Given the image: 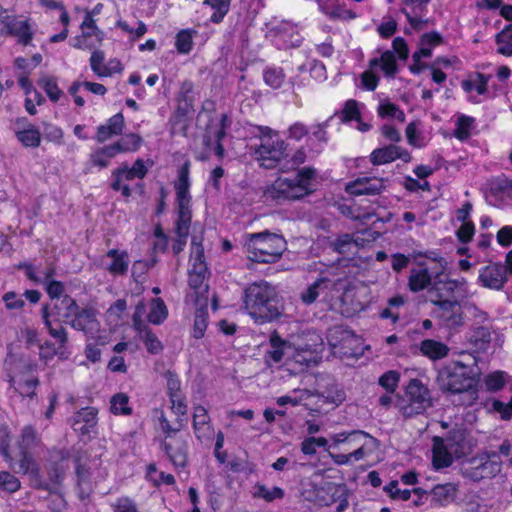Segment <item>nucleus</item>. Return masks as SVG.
I'll list each match as a JSON object with an SVG mask.
<instances>
[{
    "label": "nucleus",
    "instance_id": "ea45409f",
    "mask_svg": "<svg viewBox=\"0 0 512 512\" xmlns=\"http://www.w3.org/2000/svg\"><path fill=\"white\" fill-rule=\"evenodd\" d=\"M362 240L359 233L354 235L344 234L335 240L334 247L341 254H354L358 247L362 245Z\"/></svg>",
    "mask_w": 512,
    "mask_h": 512
},
{
    "label": "nucleus",
    "instance_id": "a19ab883",
    "mask_svg": "<svg viewBox=\"0 0 512 512\" xmlns=\"http://www.w3.org/2000/svg\"><path fill=\"white\" fill-rule=\"evenodd\" d=\"M106 256L111 259V263L106 267L111 274L122 275L127 271L129 261L126 252L112 249L107 252Z\"/></svg>",
    "mask_w": 512,
    "mask_h": 512
},
{
    "label": "nucleus",
    "instance_id": "338daca9",
    "mask_svg": "<svg viewBox=\"0 0 512 512\" xmlns=\"http://www.w3.org/2000/svg\"><path fill=\"white\" fill-rule=\"evenodd\" d=\"M386 494L395 501H407L411 496V490L400 489L398 481H391L384 486Z\"/></svg>",
    "mask_w": 512,
    "mask_h": 512
},
{
    "label": "nucleus",
    "instance_id": "58836bf2",
    "mask_svg": "<svg viewBox=\"0 0 512 512\" xmlns=\"http://www.w3.org/2000/svg\"><path fill=\"white\" fill-rule=\"evenodd\" d=\"M293 343L283 341L278 335L273 334L270 338V350L267 352V361L278 363L284 358L287 360V348Z\"/></svg>",
    "mask_w": 512,
    "mask_h": 512
},
{
    "label": "nucleus",
    "instance_id": "9b49d317",
    "mask_svg": "<svg viewBox=\"0 0 512 512\" xmlns=\"http://www.w3.org/2000/svg\"><path fill=\"white\" fill-rule=\"evenodd\" d=\"M190 266L188 274L189 287L194 290L195 301L202 305H206L208 292V285L205 283V277L207 272V266L204 258V249L201 241H198L196 237H193L191 243V255H190Z\"/></svg>",
    "mask_w": 512,
    "mask_h": 512
},
{
    "label": "nucleus",
    "instance_id": "c03bdc74",
    "mask_svg": "<svg viewBox=\"0 0 512 512\" xmlns=\"http://www.w3.org/2000/svg\"><path fill=\"white\" fill-rule=\"evenodd\" d=\"M193 426L197 438L201 439L208 435L210 431L209 417L204 407L197 406L194 408Z\"/></svg>",
    "mask_w": 512,
    "mask_h": 512
},
{
    "label": "nucleus",
    "instance_id": "0e129e2a",
    "mask_svg": "<svg viewBox=\"0 0 512 512\" xmlns=\"http://www.w3.org/2000/svg\"><path fill=\"white\" fill-rule=\"evenodd\" d=\"M142 139L137 134H127L117 143L121 153L135 152L140 148Z\"/></svg>",
    "mask_w": 512,
    "mask_h": 512
},
{
    "label": "nucleus",
    "instance_id": "393cba45",
    "mask_svg": "<svg viewBox=\"0 0 512 512\" xmlns=\"http://www.w3.org/2000/svg\"><path fill=\"white\" fill-rule=\"evenodd\" d=\"M387 185L388 180L385 178L363 176L347 183L345 190L354 196L375 195L384 191Z\"/></svg>",
    "mask_w": 512,
    "mask_h": 512
},
{
    "label": "nucleus",
    "instance_id": "aec40b11",
    "mask_svg": "<svg viewBox=\"0 0 512 512\" xmlns=\"http://www.w3.org/2000/svg\"><path fill=\"white\" fill-rule=\"evenodd\" d=\"M70 326L83 332L88 338L96 339L97 344L105 345L108 337L97 335L100 331V323L97 319L96 310L93 308H82L77 315L70 320Z\"/></svg>",
    "mask_w": 512,
    "mask_h": 512
},
{
    "label": "nucleus",
    "instance_id": "2f4dec72",
    "mask_svg": "<svg viewBox=\"0 0 512 512\" xmlns=\"http://www.w3.org/2000/svg\"><path fill=\"white\" fill-rule=\"evenodd\" d=\"M490 76L477 73L462 82L463 90L469 95V99L475 103L479 102L478 96L487 92V85Z\"/></svg>",
    "mask_w": 512,
    "mask_h": 512
},
{
    "label": "nucleus",
    "instance_id": "4468645a",
    "mask_svg": "<svg viewBox=\"0 0 512 512\" xmlns=\"http://www.w3.org/2000/svg\"><path fill=\"white\" fill-rule=\"evenodd\" d=\"M429 405V391L417 379H413L409 382L405 397L396 404L401 413L406 417L422 413Z\"/></svg>",
    "mask_w": 512,
    "mask_h": 512
},
{
    "label": "nucleus",
    "instance_id": "09e8293b",
    "mask_svg": "<svg viewBox=\"0 0 512 512\" xmlns=\"http://www.w3.org/2000/svg\"><path fill=\"white\" fill-rule=\"evenodd\" d=\"M495 42L497 53L512 57V24L507 25L502 31L496 34Z\"/></svg>",
    "mask_w": 512,
    "mask_h": 512
},
{
    "label": "nucleus",
    "instance_id": "0eeeda50",
    "mask_svg": "<svg viewBox=\"0 0 512 512\" xmlns=\"http://www.w3.org/2000/svg\"><path fill=\"white\" fill-rule=\"evenodd\" d=\"M285 246L286 242L282 236L268 232L249 234L245 241L248 257L261 263L277 261Z\"/></svg>",
    "mask_w": 512,
    "mask_h": 512
},
{
    "label": "nucleus",
    "instance_id": "49530a36",
    "mask_svg": "<svg viewBox=\"0 0 512 512\" xmlns=\"http://www.w3.org/2000/svg\"><path fill=\"white\" fill-rule=\"evenodd\" d=\"M168 317V310L161 298H154L149 303L147 320L154 325H160Z\"/></svg>",
    "mask_w": 512,
    "mask_h": 512
},
{
    "label": "nucleus",
    "instance_id": "e433bc0d",
    "mask_svg": "<svg viewBox=\"0 0 512 512\" xmlns=\"http://www.w3.org/2000/svg\"><path fill=\"white\" fill-rule=\"evenodd\" d=\"M369 64L372 69L381 70L386 77L392 78L397 72V62L391 51H385L379 58L371 59Z\"/></svg>",
    "mask_w": 512,
    "mask_h": 512
},
{
    "label": "nucleus",
    "instance_id": "6ab92c4d",
    "mask_svg": "<svg viewBox=\"0 0 512 512\" xmlns=\"http://www.w3.org/2000/svg\"><path fill=\"white\" fill-rule=\"evenodd\" d=\"M0 34L11 35L17 38L19 43L28 45L34 36V25L27 18L9 15L6 12L0 18Z\"/></svg>",
    "mask_w": 512,
    "mask_h": 512
},
{
    "label": "nucleus",
    "instance_id": "5701e85b",
    "mask_svg": "<svg viewBox=\"0 0 512 512\" xmlns=\"http://www.w3.org/2000/svg\"><path fill=\"white\" fill-rule=\"evenodd\" d=\"M145 312V304L143 302L138 303L133 315V326L138 332L139 338L144 342L147 351L152 354H158L162 351L163 345L144 321L143 316Z\"/></svg>",
    "mask_w": 512,
    "mask_h": 512
},
{
    "label": "nucleus",
    "instance_id": "bf43d9fd",
    "mask_svg": "<svg viewBox=\"0 0 512 512\" xmlns=\"http://www.w3.org/2000/svg\"><path fill=\"white\" fill-rule=\"evenodd\" d=\"M40 86L52 102H57L63 96L62 90L58 87L54 77L46 76L40 80Z\"/></svg>",
    "mask_w": 512,
    "mask_h": 512
},
{
    "label": "nucleus",
    "instance_id": "de8ad7c7",
    "mask_svg": "<svg viewBox=\"0 0 512 512\" xmlns=\"http://www.w3.org/2000/svg\"><path fill=\"white\" fill-rule=\"evenodd\" d=\"M191 219H177L175 224L176 238L172 245V250L175 254H179L183 251L187 236L189 233Z\"/></svg>",
    "mask_w": 512,
    "mask_h": 512
},
{
    "label": "nucleus",
    "instance_id": "5fc2aeb1",
    "mask_svg": "<svg viewBox=\"0 0 512 512\" xmlns=\"http://www.w3.org/2000/svg\"><path fill=\"white\" fill-rule=\"evenodd\" d=\"M254 497L264 499L267 502H272L276 499H282L284 497V491L280 487L269 488L262 484L255 486Z\"/></svg>",
    "mask_w": 512,
    "mask_h": 512
},
{
    "label": "nucleus",
    "instance_id": "052dcab7",
    "mask_svg": "<svg viewBox=\"0 0 512 512\" xmlns=\"http://www.w3.org/2000/svg\"><path fill=\"white\" fill-rule=\"evenodd\" d=\"M203 306L204 307L197 309L194 318L193 337L197 339L204 336L207 328L208 311L206 309V305Z\"/></svg>",
    "mask_w": 512,
    "mask_h": 512
},
{
    "label": "nucleus",
    "instance_id": "a18cd8bd",
    "mask_svg": "<svg viewBox=\"0 0 512 512\" xmlns=\"http://www.w3.org/2000/svg\"><path fill=\"white\" fill-rule=\"evenodd\" d=\"M331 281L328 279H318L312 285L302 292L301 299L305 304L313 303L320 295H323L331 286Z\"/></svg>",
    "mask_w": 512,
    "mask_h": 512
},
{
    "label": "nucleus",
    "instance_id": "6e6552de",
    "mask_svg": "<svg viewBox=\"0 0 512 512\" xmlns=\"http://www.w3.org/2000/svg\"><path fill=\"white\" fill-rule=\"evenodd\" d=\"M260 132V144L254 152L256 160L266 169L275 168L287 157L288 145L277 131L269 127H260Z\"/></svg>",
    "mask_w": 512,
    "mask_h": 512
},
{
    "label": "nucleus",
    "instance_id": "f3484780",
    "mask_svg": "<svg viewBox=\"0 0 512 512\" xmlns=\"http://www.w3.org/2000/svg\"><path fill=\"white\" fill-rule=\"evenodd\" d=\"M189 169L190 163L186 161L180 167L178 178L174 184L177 219H192Z\"/></svg>",
    "mask_w": 512,
    "mask_h": 512
},
{
    "label": "nucleus",
    "instance_id": "69168bd1",
    "mask_svg": "<svg viewBox=\"0 0 512 512\" xmlns=\"http://www.w3.org/2000/svg\"><path fill=\"white\" fill-rule=\"evenodd\" d=\"M329 121H330V119L326 120L323 123L315 124L309 130L312 137L318 142L319 147H317L315 150L316 154H318L322 151L323 144L327 143V141H328L326 129H327Z\"/></svg>",
    "mask_w": 512,
    "mask_h": 512
},
{
    "label": "nucleus",
    "instance_id": "dca6fc26",
    "mask_svg": "<svg viewBox=\"0 0 512 512\" xmlns=\"http://www.w3.org/2000/svg\"><path fill=\"white\" fill-rule=\"evenodd\" d=\"M11 373L9 374V382L11 387L16 393L22 397H31L34 395V391L38 384L35 375L30 367L22 365L20 362H15L13 358L6 360V365L11 366Z\"/></svg>",
    "mask_w": 512,
    "mask_h": 512
},
{
    "label": "nucleus",
    "instance_id": "6e6d98bb",
    "mask_svg": "<svg viewBox=\"0 0 512 512\" xmlns=\"http://www.w3.org/2000/svg\"><path fill=\"white\" fill-rule=\"evenodd\" d=\"M328 440L324 437H307L301 443V451L305 455H315L317 448L322 447L327 451L329 447Z\"/></svg>",
    "mask_w": 512,
    "mask_h": 512
},
{
    "label": "nucleus",
    "instance_id": "3c124183",
    "mask_svg": "<svg viewBox=\"0 0 512 512\" xmlns=\"http://www.w3.org/2000/svg\"><path fill=\"white\" fill-rule=\"evenodd\" d=\"M196 31L192 29H183L175 37V47L180 54H189L193 49V38Z\"/></svg>",
    "mask_w": 512,
    "mask_h": 512
},
{
    "label": "nucleus",
    "instance_id": "7ed1b4c3",
    "mask_svg": "<svg viewBox=\"0 0 512 512\" xmlns=\"http://www.w3.org/2000/svg\"><path fill=\"white\" fill-rule=\"evenodd\" d=\"M467 361H453L443 367L438 374V384L444 391L463 394V404L471 405L477 399V380L479 368L472 354L466 355Z\"/></svg>",
    "mask_w": 512,
    "mask_h": 512
},
{
    "label": "nucleus",
    "instance_id": "a211bd4d",
    "mask_svg": "<svg viewBox=\"0 0 512 512\" xmlns=\"http://www.w3.org/2000/svg\"><path fill=\"white\" fill-rule=\"evenodd\" d=\"M228 118L222 114L220 117L213 119L207 126L205 135L203 136V144L206 147L205 152L199 156L200 160L207 159L211 154L222 157L224 149L221 140L225 136Z\"/></svg>",
    "mask_w": 512,
    "mask_h": 512
},
{
    "label": "nucleus",
    "instance_id": "b1692460",
    "mask_svg": "<svg viewBox=\"0 0 512 512\" xmlns=\"http://www.w3.org/2000/svg\"><path fill=\"white\" fill-rule=\"evenodd\" d=\"M26 276L36 284H43L46 292L51 299H61L64 293V284L60 281L53 280L54 269L47 268L38 272L31 264L24 265Z\"/></svg>",
    "mask_w": 512,
    "mask_h": 512
},
{
    "label": "nucleus",
    "instance_id": "ddd939ff",
    "mask_svg": "<svg viewBox=\"0 0 512 512\" xmlns=\"http://www.w3.org/2000/svg\"><path fill=\"white\" fill-rule=\"evenodd\" d=\"M432 464L436 470L449 467L454 459L461 458L466 453V447L460 436L448 438L434 437Z\"/></svg>",
    "mask_w": 512,
    "mask_h": 512
},
{
    "label": "nucleus",
    "instance_id": "680f3d73",
    "mask_svg": "<svg viewBox=\"0 0 512 512\" xmlns=\"http://www.w3.org/2000/svg\"><path fill=\"white\" fill-rule=\"evenodd\" d=\"M510 380V376L504 371H494L486 376L485 385L488 390L496 391L504 387Z\"/></svg>",
    "mask_w": 512,
    "mask_h": 512
},
{
    "label": "nucleus",
    "instance_id": "864d4df0",
    "mask_svg": "<svg viewBox=\"0 0 512 512\" xmlns=\"http://www.w3.org/2000/svg\"><path fill=\"white\" fill-rule=\"evenodd\" d=\"M378 115L382 118H394L400 122L405 121V114L394 103L384 100L377 107Z\"/></svg>",
    "mask_w": 512,
    "mask_h": 512
},
{
    "label": "nucleus",
    "instance_id": "f704fd0d",
    "mask_svg": "<svg viewBox=\"0 0 512 512\" xmlns=\"http://www.w3.org/2000/svg\"><path fill=\"white\" fill-rule=\"evenodd\" d=\"M419 349L423 356L432 361L445 358L450 351L449 347L445 343L434 339H425L421 341Z\"/></svg>",
    "mask_w": 512,
    "mask_h": 512
},
{
    "label": "nucleus",
    "instance_id": "f8f14e48",
    "mask_svg": "<svg viewBox=\"0 0 512 512\" xmlns=\"http://www.w3.org/2000/svg\"><path fill=\"white\" fill-rule=\"evenodd\" d=\"M502 462L496 451H491L462 461L460 472L465 478L480 481L497 475L501 471Z\"/></svg>",
    "mask_w": 512,
    "mask_h": 512
},
{
    "label": "nucleus",
    "instance_id": "7c9ffc66",
    "mask_svg": "<svg viewBox=\"0 0 512 512\" xmlns=\"http://www.w3.org/2000/svg\"><path fill=\"white\" fill-rule=\"evenodd\" d=\"M97 409L86 407L75 414L72 427L75 432L81 435H89L96 426Z\"/></svg>",
    "mask_w": 512,
    "mask_h": 512
},
{
    "label": "nucleus",
    "instance_id": "473e14b6",
    "mask_svg": "<svg viewBox=\"0 0 512 512\" xmlns=\"http://www.w3.org/2000/svg\"><path fill=\"white\" fill-rule=\"evenodd\" d=\"M318 9L330 19H354L355 13L346 9L338 1L316 0Z\"/></svg>",
    "mask_w": 512,
    "mask_h": 512
},
{
    "label": "nucleus",
    "instance_id": "20e7f679",
    "mask_svg": "<svg viewBox=\"0 0 512 512\" xmlns=\"http://www.w3.org/2000/svg\"><path fill=\"white\" fill-rule=\"evenodd\" d=\"M327 448L336 465H353L364 460L375 449L376 440L363 431L341 432L330 437Z\"/></svg>",
    "mask_w": 512,
    "mask_h": 512
},
{
    "label": "nucleus",
    "instance_id": "2eb2a0df",
    "mask_svg": "<svg viewBox=\"0 0 512 512\" xmlns=\"http://www.w3.org/2000/svg\"><path fill=\"white\" fill-rule=\"evenodd\" d=\"M147 172L148 169L142 159H137L131 168L123 165L112 172L111 188L120 192L123 197L129 198L132 193L130 183L143 179Z\"/></svg>",
    "mask_w": 512,
    "mask_h": 512
},
{
    "label": "nucleus",
    "instance_id": "c756f323",
    "mask_svg": "<svg viewBox=\"0 0 512 512\" xmlns=\"http://www.w3.org/2000/svg\"><path fill=\"white\" fill-rule=\"evenodd\" d=\"M498 340V333L484 326L474 329L468 337V343L475 352L488 351Z\"/></svg>",
    "mask_w": 512,
    "mask_h": 512
},
{
    "label": "nucleus",
    "instance_id": "e2e57ef3",
    "mask_svg": "<svg viewBox=\"0 0 512 512\" xmlns=\"http://www.w3.org/2000/svg\"><path fill=\"white\" fill-rule=\"evenodd\" d=\"M43 319L46 327L49 330L50 335L56 339L61 345H63L67 341V335L65 329L61 324H53L49 318L47 308L43 309Z\"/></svg>",
    "mask_w": 512,
    "mask_h": 512
},
{
    "label": "nucleus",
    "instance_id": "79ce46f5",
    "mask_svg": "<svg viewBox=\"0 0 512 512\" xmlns=\"http://www.w3.org/2000/svg\"><path fill=\"white\" fill-rule=\"evenodd\" d=\"M458 486L454 483L438 484L432 489V496L441 505H446L455 500Z\"/></svg>",
    "mask_w": 512,
    "mask_h": 512
},
{
    "label": "nucleus",
    "instance_id": "774afa93",
    "mask_svg": "<svg viewBox=\"0 0 512 512\" xmlns=\"http://www.w3.org/2000/svg\"><path fill=\"white\" fill-rule=\"evenodd\" d=\"M21 487L20 480L7 471L0 472V490L14 493Z\"/></svg>",
    "mask_w": 512,
    "mask_h": 512
},
{
    "label": "nucleus",
    "instance_id": "4d7b16f0",
    "mask_svg": "<svg viewBox=\"0 0 512 512\" xmlns=\"http://www.w3.org/2000/svg\"><path fill=\"white\" fill-rule=\"evenodd\" d=\"M406 138L410 145L421 148L426 145V139L419 129L418 122H411L406 127Z\"/></svg>",
    "mask_w": 512,
    "mask_h": 512
},
{
    "label": "nucleus",
    "instance_id": "a878e982",
    "mask_svg": "<svg viewBox=\"0 0 512 512\" xmlns=\"http://www.w3.org/2000/svg\"><path fill=\"white\" fill-rule=\"evenodd\" d=\"M478 281L485 288L501 290L507 282L505 266L500 263H492L481 268Z\"/></svg>",
    "mask_w": 512,
    "mask_h": 512
},
{
    "label": "nucleus",
    "instance_id": "37998d69",
    "mask_svg": "<svg viewBox=\"0 0 512 512\" xmlns=\"http://www.w3.org/2000/svg\"><path fill=\"white\" fill-rule=\"evenodd\" d=\"M54 308L58 316L64 318L69 324L70 320L74 318L81 309L76 301L68 295H64L59 299V301L55 303Z\"/></svg>",
    "mask_w": 512,
    "mask_h": 512
},
{
    "label": "nucleus",
    "instance_id": "13d9d810",
    "mask_svg": "<svg viewBox=\"0 0 512 512\" xmlns=\"http://www.w3.org/2000/svg\"><path fill=\"white\" fill-rule=\"evenodd\" d=\"M230 0H205L204 4L209 5L213 10L210 20L213 23H219L229 11Z\"/></svg>",
    "mask_w": 512,
    "mask_h": 512
},
{
    "label": "nucleus",
    "instance_id": "4be33fe9",
    "mask_svg": "<svg viewBox=\"0 0 512 512\" xmlns=\"http://www.w3.org/2000/svg\"><path fill=\"white\" fill-rule=\"evenodd\" d=\"M270 36L275 45L283 49L298 47L303 39L299 26L286 20L273 26L270 30Z\"/></svg>",
    "mask_w": 512,
    "mask_h": 512
},
{
    "label": "nucleus",
    "instance_id": "72a5a7b5",
    "mask_svg": "<svg viewBox=\"0 0 512 512\" xmlns=\"http://www.w3.org/2000/svg\"><path fill=\"white\" fill-rule=\"evenodd\" d=\"M124 128V117L121 113L112 116L105 125H101L97 129V141L105 142L108 139L120 135Z\"/></svg>",
    "mask_w": 512,
    "mask_h": 512
},
{
    "label": "nucleus",
    "instance_id": "603ef678",
    "mask_svg": "<svg viewBox=\"0 0 512 512\" xmlns=\"http://www.w3.org/2000/svg\"><path fill=\"white\" fill-rule=\"evenodd\" d=\"M17 139L25 147H38L41 142L40 131L34 126H29L26 129L17 132Z\"/></svg>",
    "mask_w": 512,
    "mask_h": 512
},
{
    "label": "nucleus",
    "instance_id": "8fccbe9b",
    "mask_svg": "<svg viewBox=\"0 0 512 512\" xmlns=\"http://www.w3.org/2000/svg\"><path fill=\"white\" fill-rule=\"evenodd\" d=\"M110 411L114 415L129 416L133 409L129 403V397L125 393H117L110 399Z\"/></svg>",
    "mask_w": 512,
    "mask_h": 512
},
{
    "label": "nucleus",
    "instance_id": "cd10ccee",
    "mask_svg": "<svg viewBox=\"0 0 512 512\" xmlns=\"http://www.w3.org/2000/svg\"><path fill=\"white\" fill-rule=\"evenodd\" d=\"M396 159L409 162L411 160V155L407 150L397 145H389L382 148H377L370 154V160L373 165L388 164L395 161Z\"/></svg>",
    "mask_w": 512,
    "mask_h": 512
},
{
    "label": "nucleus",
    "instance_id": "f257e3e1",
    "mask_svg": "<svg viewBox=\"0 0 512 512\" xmlns=\"http://www.w3.org/2000/svg\"><path fill=\"white\" fill-rule=\"evenodd\" d=\"M35 442V432L30 426L23 429L21 441L13 443L7 428L0 429V451L9 463L10 468L17 473L28 475L34 488L55 493L63 476V468L57 467L54 472H49L53 487L43 482L40 477L39 466L29 453V449Z\"/></svg>",
    "mask_w": 512,
    "mask_h": 512
},
{
    "label": "nucleus",
    "instance_id": "1a4fd4ad",
    "mask_svg": "<svg viewBox=\"0 0 512 512\" xmlns=\"http://www.w3.org/2000/svg\"><path fill=\"white\" fill-rule=\"evenodd\" d=\"M324 342L316 332H308L287 348V361H293L302 367L316 365L322 358Z\"/></svg>",
    "mask_w": 512,
    "mask_h": 512
},
{
    "label": "nucleus",
    "instance_id": "39448f33",
    "mask_svg": "<svg viewBox=\"0 0 512 512\" xmlns=\"http://www.w3.org/2000/svg\"><path fill=\"white\" fill-rule=\"evenodd\" d=\"M244 307L257 323L272 321L280 314L275 289L267 282L253 283L245 290Z\"/></svg>",
    "mask_w": 512,
    "mask_h": 512
},
{
    "label": "nucleus",
    "instance_id": "c9c22d12",
    "mask_svg": "<svg viewBox=\"0 0 512 512\" xmlns=\"http://www.w3.org/2000/svg\"><path fill=\"white\" fill-rule=\"evenodd\" d=\"M432 283V275L429 269L419 265L410 271L408 285L411 291L419 292L429 287Z\"/></svg>",
    "mask_w": 512,
    "mask_h": 512
},
{
    "label": "nucleus",
    "instance_id": "9d476101",
    "mask_svg": "<svg viewBox=\"0 0 512 512\" xmlns=\"http://www.w3.org/2000/svg\"><path fill=\"white\" fill-rule=\"evenodd\" d=\"M333 355L340 358H359L366 349L361 337L343 326H334L327 334Z\"/></svg>",
    "mask_w": 512,
    "mask_h": 512
},
{
    "label": "nucleus",
    "instance_id": "bb28decb",
    "mask_svg": "<svg viewBox=\"0 0 512 512\" xmlns=\"http://www.w3.org/2000/svg\"><path fill=\"white\" fill-rule=\"evenodd\" d=\"M431 0H401V12L414 29H421Z\"/></svg>",
    "mask_w": 512,
    "mask_h": 512
},
{
    "label": "nucleus",
    "instance_id": "412c9836",
    "mask_svg": "<svg viewBox=\"0 0 512 512\" xmlns=\"http://www.w3.org/2000/svg\"><path fill=\"white\" fill-rule=\"evenodd\" d=\"M159 422L161 430L166 434L163 442V448L166 454L175 466L183 467L186 463V447L184 441L172 437V434L175 433L177 429L172 428L164 415L160 417Z\"/></svg>",
    "mask_w": 512,
    "mask_h": 512
},
{
    "label": "nucleus",
    "instance_id": "4c0bfd02",
    "mask_svg": "<svg viewBox=\"0 0 512 512\" xmlns=\"http://www.w3.org/2000/svg\"><path fill=\"white\" fill-rule=\"evenodd\" d=\"M475 129V118L465 114H460L456 118L453 135L460 141H466L473 135Z\"/></svg>",
    "mask_w": 512,
    "mask_h": 512
},
{
    "label": "nucleus",
    "instance_id": "423d86ee",
    "mask_svg": "<svg viewBox=\"0 0 512 512\" xmlns=\"http://www.w3.org/2000/svg\"><path fill=\"white\" fill-rule=\"evenodd\" d=\"M316 170L311 167L300 169L294 178L279 177L265 191L267 199H300L315 190Z\"/></svg>",
    "mask_w": 512,
    "mask_h": 512
},
{
    "label": "nucleus",
    "instance_id": "c85d7f7f",
    "mask_svg": "<svg viewBox=\"0 0 512 512\" xmlns=\"http://www.w3.org/2000/svg\"><path fill=\"white\" fill-rule=\"evenodd\" d=\"M81 35L72 40V46L78 49H91L103 41L104 33L92 22V26H85V20L80 25Z\"/></svg>",
    "mask_w": 512,
    "mask_h": 512
},
{
    "label": "nucleus",
    "instance_id": "f03ea898",
    "mask_svg": "<svg viewBox=\"0 0 512 512\" xmlns=\"http://www.w3.org/2000/svg\"><path fill=\"white\" fill-rule=\"evenodd\" d=\"M471 296L465 279H447L435 281L429 290L430 302L434 305L432 315L447 328L464 324V315L460 302Z\"/></svg>",
    "mask_w": 512,
    "mask_h": 512
}]
</instances>
